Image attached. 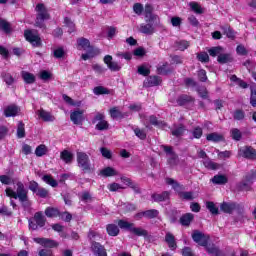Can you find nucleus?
Wrapping results in <instances>:
<instances>
[{
  "mask_svg": "<svg viewBox=\"0 0 256 256\" xmlns=\"http://www.w3.org/2000/svg\"><path fill=\"white\" fill-rule=\"evenodd\" d=\"M24 37L32 47H43V41L41 40V36L39 34H34L31 30L24 31Z\"/></svg>",
  "mask_w": 256,
  "mask_h": 256,
  "instance_id": "6e6552de",
  "label": "nucleus"
},
{
  "mask_svg": "<svg viewBox=\"0 0 256 256\" xmlns=\"http://www.w3.org/2000/svg\"><path fill=\"white\" fill-rule=\"evenodd\" d=\"M16 135L18 139H24V137H26L25 123H23V121L18 122Z\"/></svg>",
  "mask_w": 256,
  "mask_h": 256,
  "instance_id": "e433bc0d",
  "label": "nucleus"
},
{
  "mask_svg": "<svg viewBox=\"0 0 256 256\" xmlns=\"http://www.w3.org/2000/svg\"><path fill=\"white\" fill-rule=\"evenodd\" d=\"M77 45L78 47H81L84 51H87V48L91 45V42L87 38H78L77 39Z\"/></svg>",
  "mask_w": 256,
  "mask_h": 256,
  "instance_id": "ea45409f",
  "label": "nucleus"
},
{
  "mask_svg": "<svg viewBox=\"0 0 256 256\" xmlns=\"http://www.w3.org/2000/svg\"><path fill=\"white\" fill-rule=\"evenodd\" d=\"M190 7L194 13H197L198 15H202L203 13V8H201V5L197 2H191Z\"/></svg>",
  "mask_w": 256,
  "mask_h": 256,
  "instance_id": "052dcab7",
  "label": "nucleus"
},
{
  "mask_svg": "<svg viewBox=\"0 0 256 256\" xmlns=\"http://www.w3.org/2000/svg\"><path fill=\"white\" fill-rule=\"evenodd\" d=\"M203 165L206 169H210L211 171H217V169H219V164L211 161L210 159L205 160Z\"/></svg>",
  "mask_w": 256,
  "mask_h": 256,
  "instance_id": "09e8293b",
  "label": "nucleus"
},
{
  "mask_svg": "<svg viewBox=\"0 0 256 256\" xmlns=\"http://www.w3.org/2000/svg\"><path fill=\"white\" fill-rule=\"evenodd\" d=\"M182 256H195V253H193V249H191V247L189 246H185L184 248H182Z\"/></svg>",
  "mask_w": 256,
  "mask_h": 256,
  "instance_id": "774afa93",
  "label": "nucleus"
},
{
  "mask_svg": "<svg viewBox=\"0 0 256 256\" xmlns=\"http://www.w3.org/2000/svg\"><path fill=\"white\" fill-rule=\"evenodd\" d=\"M35 11L37 12L35 26L39 27V29H45V21L51 19V15L49 14L47 7H45V4L43 3H38Z\"/></svg>",
  "mask_w": 256,
  "mask_h": 256,
  "instance_id": "20e7f679",
  "label": "nucleus"
},
{
  "mask_svg": "<svg viewBox=\"0 0 256 256\" xmlns=\"http://www.w3.org/2000/svg\"><path fill=\"white\" fill-rule=\"evenodd\" d=\"M217 61L221 65H225V63H232L233 57H231V54H221L217 57Z\"/></svg>",
  "mask_w": 256,
  "mask_h": 256,
  "instance_id": "4c0bfd02",
  "label": "nucleus"
},
{
  "mask_svg": "<svg viewBox=\"0 0 256 256\" xmlns=\"http://www.w3.org/2000/svg\"><path fill=\"white\" fill-rule=\"evenodd\" d=\"M185 131H187V127L184 126V124H179L171 131V133L173 137H183L185 135Z\"/></svg>",
  "mask_w": 256,
  "mask_h": 256,
  "instance_id": "7c9ffc66",
  "label": "nucleus"
},
{
  "mask_svg": "<svg viewBox=\"0 0 256 256\" xmlns=\"http://www.w3.org/2000/svg\"><path fill=\"white\" fill-rule=\"evenodd\" d=\"M60 159L66 163V165H70V163H73V153H71L68 150H63L60 153Z\"/></svg>",
  "mask_w": 256,
  "mask_h": 256,
  "instance_id": "c85d7f7f",
  "label": "nucleus"
},
{
  "mask_svg": "<svg viewBox=\"0 0 256 256\" xmlns=\"http://www.w3.org/2000/svg\"><path fill=\"white\" fill-rule=\"evenodd\" d=\"M117 35V27L115 26H109L108 27V32H107V37L109 40L113 39Z\"/></svg>",
  "mask_w": 256,
  "mask_h": 256,
  "instance_id": "338daca9",
  "label": "nucleus"
},
{
  "mask_svg": "<svg viewBox=\"0 0 256 256\" xmlns=\"http://www.w3.org/2000/svg\"><path fill=\"white\" fill-rule=\"evenodd\" d=\"M92 123H97L95 126V129L97 131H107V129H109V122L105 120L104 113L97 112L94 118L92 119Z\"/></svg>",
  "mask_w": 256,
  "mask_h": 256,
  "instance_id": "1a4fd4ad",
  "label": "nucleus"
},
{
  "mask_svg": "<svg viewBox=\"0 0 256 256\" xmlns=\"http://www.w3.org/2000/svg\"><path fill=\"white\" fill-rule=\"evenodd\" d=\"M151 199L154 201V203H163L165 201H169L171 199V192L169 191H163L162 193H153L151 195Z\"/></svg>",
  "mask_w": 256,
  "mask_h": 256,
  "instance_id": "f3484780",
  "label": "nucleus"
},
{
  "mask_svg": "<svg viewBox=\"0 0 256 256\" xmlns=\"http://www.w3.org/2000/svg\"><path fill=\"white\" fill-rule=\"evenodd\" d=\"M34 241L35 243H38V245H42V247H47L48 249L59 247V243L57 241L49 238H35Z\"/></svg>",
  "mask_w": 256,
  "mask_h": 256,
  "instance_id": "dca6fc26",
  "label": "nucleus"
},
{
  "mask_svg": "<svg viewBox=\"0 0 256 256\" xmlns=\"http://www.w3.org/2000/svg\"><path fill=\"white\" fill-rule=\"evenodd\" d=\"M134 134H135L136 137H138V139H140L141 141H145V139H147V132H145L144 129L135 128V129H134Z\"/></svg>",
  "mask_w": 256,
  "mask_h": 256,
  "instance_id": "864d4df0",
  "label": "nucleus"
},
{
  "mask_svg": "<svg viewBox=\"0 0 256 256\" xmlns=\"http://www.w3.org/2000/svg\"><path fill=\"white\" fill-rule=\"evenodd\" d=\"M144 213L146 219H157L159 217V210L157 209L146 210Z\"/></svg>",
  "mask_w": 256,
  "mask_h": 256,
  "instance_id": "de8ad7c7",
  "label": "nucleus"
},
{
  "mask_svg": "<svg viewBox=\"0 0 256 256\" xmlns=\"http://www.w3.org/2000/svg\"><path fill=\"white\" fill-rule=\"evenodd\" d=\"M206 139L208 141H212V143H221L225 141V136L217 132H213V133L207 134Z\"/></svg>",
  "mask_w": 256,
  "mask_h": 256,
  "instance_id": "a878e982",
  "label": "nucleus"
},
{
  "mask_svg": "<svg viewBox=\"0 0 256 256\" xmlns=\"http://www.w3.org/2000/svg\"><path fill=\"white\" fill-rule=\"evenodd\" d=\"M196 58L200 63H209V54L207 52L202 51L196 54Z\"/></svg>",
  "mask_w": 256,
  "mask_h": 256,
  "instance_id": "3c124183",
  "label": "nucleus"
},
{
  "mask_svg": "<svg viewBox=\"0 0 256 256\" xmlns=\"http://www.w3.org/2000/svg\"><path fill=\"white\" fill-rule=\"evenodd\" d=\"M149 123L150 125H153L154 127H166L167 124L165 121H161L157 118L155 115H150L149 116Z\"/></svg>",
  "mask_w": 256,
  "mask_h": 256,
  "instance_id": "c9c22d12",
  "label": "nucleus"
},
{
  "mask_svg": "<svg viewBox=\"0 0 256 256\" xmlns=\"http://www.w3.org/2000/svg\"><path fill=\"white\" fill-rule=\"evenodd\" d=\"M161 83H163V79H161L160 76H157V75L148 76L143 82V87H146V88L159 87Z\"/></svg>",
  "mask_w": 256,
  "mask_h": 256,
  "instance_id": "4468645a",
  "label": "nucleus"
},
{
  "mask_svg": "<svg viewBox=\"0 0 256 256\" xmlns=\"http://www.w3.org/2000/svg\"><path fill=\"white\" fill-rule=\"evenodd\" d=\"M37 197H40L41 199H47L49 195V190L43 187H40L38 191H36Z\"/></svg>",
  "mask_w": 256,
  "mask_h": 256,
  "instance_id": "680f3d73",
  "label": "nucleus"
},
{
  "mask_svg": "<svg viewBox=\"0 0 256 256\" xmlns=\"http://www.w3.org/2000/svg\"><path fill=\"white\" fill-rule=\"evenodd\" d=\"M165 243H167L170 251H175L177 249V241L175 240V235L171 234V232L166 233Z\"/></svg>",
  "mask_w": 256,
  "mask_h": 256,
  "instance_id": "aec40b11",
  "label": "nucleus"
},
{
  "mask_svg": "<svg viewBox=\"0 0 256 256\" xmlns=\"http://www.w3.org/2000/svg\"><path fill=\"white\" fill-rule=\"evenodd\" d=\"M21 77H22L24 83H26V85H33V83H35V81H36L35 74L27 72V71H22Z\"/></svg>",
  "mask_w": 256,
  "mask_h": 256,
  "instance_id": "5701e85b",
  "label": "nucleus"
},
{
  "mask_svg": "<svg viewBox=\"0 0 256 256\" xmlns=\"http://www.w3.org/2000/svg\"><path fill=\"white\" fill-rule=\"evenodd\" d=\"M70 120L74 125H83L85 121V110L77 109L70 113Z\"/></svg>",
  "mask_w": 256,
  "mask_h": 256,
  "instance_id": "9b49d317",
  "label": "nucleus"
},
{
  "mask_svg": "<svg viewBox=\"0 0 256 256\" xmlns=\"http://www.w3.org/2000/svg\"><path fill=\"white\" fill-rule=\"evenodd\" d=\"M256 179V173L255 171L251 170L250 173H247L245 176H244V181H246L247 183H250V185H253V182L255 181Z\"/></svg>",
  "mask_w": 256,
  "mask_h": 256,
  "instance_id": "4d7b16f0",
  "label": "nucleus"
},
{
  "mask_svg": "<svg viewBox=\"0 0 256 256\" xmlns=\"http://www.w3.org/2000/svg\"><path fill=\"white\" fill-rule=\"evenodd\" d=\"M33 220L36 222L38 227H45V223H47V219H45L42 211L36 212L34 214Z\"/></svg>",
  "mask_w": 256,
  "mask_h": 256,
  "instance_id": "bb28decb",
  "label": "nucleus"
},
{
  "mask_svg": "<svg viewBox=\"0 0 256 256\" xmlns=\"http://www.w3.org/2000/svg\"><path fill=\"white\" fill-rule=\"evenodd\" d=\"M100 153L104 159H113V153L107 147H101Z\"/></svg>",
  "mask_w": 256,
  "mask_h": 256,
  "instance_id": "6e6d98bb",
  "label": "nucleus"
},
{
  "mask_svg": "<svg viewBox=\"0 0 256 256\" xmlns=\"http://www.w3.org/2000/svg\"><path fill=\"white\" fill-rule=\"evenodd\" d=\"M106 231L110 237H117L120 232L119 226H117L116 224H108L106 226Z\"/></svg>",
  "mask_w": 256,
  "mask_h": 256,
  "instance_id": "72a5a7b5",
  "label": "nucleus"
},
{
  "mask_svg": "<svg viewBox=\"0 0 256 256\" xmlns=\"http://www.w3.org/2000/svg\"><path fill=\"white\" fill-rule=\"evenodd\" d=\"M214 185H227L229 178L223 174H217L211 179Z\"/></svg>",
  "mask_w": 256,
  "mask_h": 256,
  "instance_id": "b1692460",
  "label": "nucleus"
},
{
  "mask_svg": "<svg viewBox=\"0 0 256 256\" xmlns=\"http://www.w3.org/2000/svg\"><path fill=\"white\" fill-rule=\"evenodd\" d=\"M137 73L143 77H149V75H151V69L147 68L145 65H141L138 67Z\"/></svg>",
  "mask_w": 256,
  "mask_h": 256,
  "instance_id": "5fc2aeb1",
  "label": "nucleus"
},
{
  "mask_svg": "<svg viewBox=\"0 0 256 256\" xmlns=\"http://www.w3.org/2000/svg\"><path fill=\"white\" fill-rule=\"evenodd\" d=\"M16 185V192L13 188H6L5 192L7 197H10L11 199H19L20 203H23L24 207H29L31 205V201H29V191L25 189V184L18 181Z\"/></svg>",
  "mask_w": 256,
  "mask_h": 256,
  "instance_id": "f257e3e1",
  "label": "nucleus"
},
{
  "mask_svg": "<svg viewBox=\"0 0 256 256\" xmlns=\"http://www.w3.org/2000/svg\"><path fill=\"white\" fill-rule=\"evenodd\" d=\"M93 92H94V95H109L111 93V90L108 88H105L104 86H96Z\"/></svg>",
  "mask_w": 256,
  "mask_h": 256,
  "instance_id": "37998d69",
  "label": "nucleus"
},
{
  "mask_svg": "<svg viewBox=\"0 0 256 256\" xmlns=\"http://www.w3.org/2000/svg\"><path fill=\"white\" fill-rule=\"evenodd\" d=\"M42 181H44V183H46L47 185H50V187H58L59 183L57 182V180H55V178H53V176L51 174H45L42 177Z\"/></svg>",
  "mask_w": 256,
  "mask_h": 256,
  "instance_id": "f704fd0d",
  "label": "nucleus"
},
{
  "mask_svg": "<svg viewBox=\"0 0 256 256\" xmlns=\"http://www.w3.org/2000/svg\"><path fill=\"white\" fill-rule=\"evenodd\" d=\"M220 211H222V213H227L228 215H231L233 211L243 213V206L237 204V202H222L220 204Z\"/></svg>",
  "mask_w": 256,
  "mask_h": 256,
  "instance_id": "0eeeda50",
  "label": "nucleus"
},
{
  "mask_svg": "<svg viewBox=\"0 0 256 256\" xmlns=\"http://www.w3.org/2000/svg\"><path fill=\"white\" fill-rule=\"evenodd\" d=\"M208 53L210 57H219V55L223 53V47L221 46L212 47L208 50Z\"/></svg>",
  "mask_w": 256,
  "mask_h": 256,
  "instance_id": "49530a36",
  "label": "nucleus"
},
{
  "mask_svg": "<svg viewBox=\"0 0 256 256\" xmlns=\"http://www.w3.org/2000/svg\"><path fill=\"white\" fill-rule=\"evenodd\" d=\"M64 25L68 27V33H75V22L71 20L69 17L64 18Z\"/></svg>",
  "mask_w": 256,
  "mask_h": 256,
  "instance_id": "8fccbe9b",
  "label": "nucleus"
},
{
  "mask_svg": "<svg viewBox=\"0 0 256 256\" xmlns=\"http://www.w3.org/2000/svg\"><path fill=\"white\" fill-rule=\"evenodd\" d=\"M90 249L95 256H107V249L105 246L97 241H92Z\"/></svg>",
  "mask_w": 256,
  "mask_h": 256,
  "instance_id": "f8f14e48",
  "label": "nucleus"
},
{
  "mask_svg": "<svg viewBox=\"0 0 256 256\" xmlns=\"http://www.w3.org/2000/svg\"><path fill=\"white\" fill-rule=\"evenodd\" d=\"M230 133H231V137L234 141H241V139L243 137L241 130H239L238 128H233Z\"/></svg>",
  "mask_w": 256,
  "mask_h": 256,
  "instance_id": "603ef678",
  "label": "nucleus"
},
{
  "mask_svg": "<svg viewBox=\"0 0 256 256\" xmlns=\"http://www.w3.org/2000/svg\"><path fill=\"white\" fill-rule=\"evenodd\" d=\"M206 208L212 215H219V208L215 205V202L208 201L206 202Z\"/></svg>",
  "mask_w": 256,
  "mask_h": 256,
  "instance_id": "a18cd8bd",
  "label": "nucleus"
},
{
  "mask_svg": "<svg viewBox=\"0 0 256 256\" xmlns=\"http://www.w3.org/2000/svg\"><path fill=\"white\" fill-rule=\"evenodd\" d=\"M166 184L171 185L172 189L178 193V196L183 201H193L195 197L193 196L194 193L192 191L185 192V186L179 182H177L173 178H166Z\"/></svg>",
  "mask_w": 256,
  "mask_h": 256,
  "instance_id": "f03ea898",
  "label": "nucleus"
},
{
  "mask_svg": "<svg viewBox=\"0 0 256 256\" xmlns=\"http://www.w3.org/2000/svg\"><path fill=\"white\" fill-rule=\"evenodd\" d=\"M230 81L232 83H237V85L239 87H241V89H248L249 88V84L247 82H245L243 79L237 77V75H235V74L230 77Z\"/></svg>",
  "mask_w": 256,
  "mask_h": 256,
  "instance_id": "473e14b6",
  "label": "nucleus"
},
{
  "mask_svg": "<svg viewBox=\"0 0 256 256\" xmlns=\"http://www.w3.org/2000/svg\"><path fill=\"white\" fill-rule=\"evenodd\" d=\"M140 33H143L144 35H153V33H155V28L153 27V24H142L140 25Z\"/></svg>",
  "mask_w": 256,
  "mask_h": 256,
  "instance_id": "2f4dec72",
  "label": "nucleus"
},
{
  "mask_svg": "<svg viewBox=\"0 0 256 256\" xmlns=\"http://www.w3.org/2000/svg\"><path fill=\"white\" fill-rule=\"evenodd\" d=\"M47 146L45 144H40L35 149V155L36 157H43V155H47Z\"/></svg>",
  "mask_w": 256,
  "mask_h": 256,
  "instance_id": "79ce46f5",
  "label": "nucleus"
},
{
  "mask_svg": "<svg viewBox=\"0 0 256 256\" xmlns=\"http://www.w3.org/2000/svg\"><path fill=\"white\" fill-rule=\"evenodd\" d=\"M239 191H251V183L246 182V180H243L238 185Z\"/></svg>",
  "mask_w": 256,
  "mask_h": 256,
  "instance_id": "e2e57ef3",
  "label": "nucleus"
},
{
  "mask_svg": "<svg viewBox=\"0 0 256 256\" xmlns=\"http://www.w3.org/2000/svg\"><path fill=\"white\" fill-rule=\"evenodd\" d=\"M19 111H20L19 106L12 104L7 106L4 109L3 114L5 117H17V115L19 114Z\"/></svg>",
  "mask_w": 256,
  "mask_h": 256,
  "instance_id": "a211bd4d",
  "label": "nucleus"
},
{
  "mask_svg": "<svg viewBox=\"0 0 256 256\" xmlns=\"http://www.w3.org/2000/svg\"><path fill=\"white\" fill-rule=\"evenodd\" d=\"M207 253L213 256H223V251L215 244L204 246Z\"/></svg>",
  "mask_w": 256,
  "mask_h": 256,
  "instance_id": "4be33fe9",
  "label": "nucleus"
},
{
  "mask_svg": "<svg viewBox=\"0 0 256 256\" xmlns=\"http://www.w3.org/2000/svg\"><path fill=\"white\" fill-rule=\"evenodd\" d=\"M45 215L50 219L59 217L62 221H65V223H71V220L73 219V215L70 212H61L55 207H47L45 209Z\"/></svg>",
  "mask_w": 256,
  "mask_h": 256,
  "instance_id": "423d86ee",
  "label": "nucleus"
},
{
  "mask_svg": "<svg viewBox=\"0 0 256 256\" xmlns=\"http://www.w3.org/2000/svg\"><path fill=\"white\" fill-rule=\"evenodd\" d=\"M192 239L194 243H197L200 247H207V245H209V236L199 230L193 231Z\"/></svg>",
  "mask_w": 256,
  "mask_h": 256,
  "instance_id": "9d476101",
  "label": "nucleus"
},
{
  "mask_svg": "<svg viewBox=\"0 0 256 256\" xmlns=\"http://www.w3.org/2000/svg\"><path fill=\"white\" fill-rule=\"evenodd\" d=\"M193 219H195V215H193L192 213L183 214L180 217V224L183 227H189V225H191V222L193 221Z\"/></svg>",
  "mask_w": 256,
  "mask_h": 256,
  "instance_id": "393cba45",
  "label": "nucleus"
},
{
  "mask_svg": "<svg viewBox=\"0 0 256 256\" xmlns=\"http://www.w3.org/2000/svg\"><path fill=\"white\" fill-rule=\"evenodd\" d=\"M100 175L102 177H115L117 176V170L111 166H108L100 171Z\"/></svg>",
  "mask_w": 256,
  "mask_h": 256,
  "instance_id": "c756f323",
  "label": "nucleus"
},
{
  "mask_svg": "<svg viewBox=\"0 0 256 256\" xmlns=\"http://www.w3.org/2000/svg\"><path fill=\"white\" fill-rule=\"evenodd\" d=\"M176 101L180 107H184V105H188V103H195V98L191 95L182 94L178 96Z\"/></svg>",
  "mask_w": 256,
  "mask_h": 256,
  "instance_id": "6ab92c4d",
  "label": "nucleus"
},
{
  "mask_svg": "<svg viewBox=\"0 0 256 256\" xmlns=\"http://www.w3.org/2000/svg\"><path fill=\"white\" fill-rule=\"evenodd\" d=\"M38 116L46 123H53V121H55V116H53L51 112H47L44 109L38 110Z\"/></svg>",
  "mask_w": 256,
  "mask_h": 256,
  "instance_id": "412c9836",
  "label": "nucleus"
},
{
  "mask_svg": "<svg viewBox=\"0 0 256 256\" xmlns=\"http://www.w3.org/2000/svg\"><path fill=\"white\" fill-rule=\"evenodd\" d=\"M156 71L158 75H169L170 73H173V69L169 67L168 62L158 66Z\"/></svg>",
  "mask_w": 256,
  "mask_h": 256,
  "instance_id": "cd10ccee",
  "label": "nucleus"
},
{
  "mask_svg": "<svg viewBox=\"0 0 256 256\" xmlns=\"http://www.w3.org/2000/svg\"><path fill=\"white\" fill-rule=\"evenodd\" d=\"M76 161L79 169H81L83 173H93V168L91 167V159L87 153L77 151Z\"/></svg>",
  "mask_w": 256,
  "mask_h": 256,
  "instance_id": "39448f33",
  "label": "nucleus"
},
{
  "mask_svg": "<svg viewBox=\"0 0 256 256\" xmlns=\"http://www.w3.org/2000/svg\"><path fill=\"white\" fill-rule=\"evenodd\" d=\"M55 59H63L65 57V49L63 47H59L54 50Z\"/></svg>",
  "mask_w": 256,
  "mask_h": 256,
  "instance_id": "69168bd1",
  "label": "nucleus"
},
{
  "mask_svg": "<svg viewBox=\"0 0 256 256\" xmlns=\"http://www.w3.org/2000/svg\"><path fill=\"white\" fill-rule=\"evenodd\" d=\"M239 155H241V157L244 159L253 161L256 159V150L253 148V146H244L239 150Z\"/></svg>",
  "mask_w": 256,
  "mask_h": 256,
  "instance_id": "ddd939ff",
  "label": "nucleus"
},
{
  "mask_svg": "<svg viewBox=\"0 0 256 256\" xmlns=\"http://www.w3.org/2000/svg\"><path fill=\"white\" fill-rule=\"evenodd\" d=\"M198 79L200 83H207V71L205 69H200L198 71Z\"/></svg>",
  "mask_w": 256,
  "mask_h": 256,
  "instance_id": "0e129e2a",
  "label": "nucleus"
},
{
  "mask_svg": "<svg viewBox=\"0 0 256 256\" xmlns=\"http://www.w3.org/2000/svg\"><path fill=\"white\" fill-rule=\"evenodd\" d=\"M234 121H243L245 119V111L243 109H236L233 112Z\"/></svg>",
  "mask_w": 256,
  "mask_h": 256,
  "instance_id": "a19ab883",
  "label": "nucleus"
},
{
  "mask_svg": "<svg viewBox=\"0 0 256 256\" xmlns=\"http://www.w3.org/2000/svg\"><path fill=\"white\" fill-rule=\"evenodd\" d=\"M192 135L194 139H201L203 137V128L197 126L192 130Z\"/></svg>",
  "mask_w": 256,
  "mask_h": 256,
  "instance_id": "bf43d9fd",
  "label": "nucleus"
},
{
  "mask_svg": "<svg viewBox=\"0 0 256 256\" xmlns=\"http://www.w3.org/2000/svg\"><path fill=\"white\" fill-rule=\"evenodd\" d=\"M110 117H112V119H123L125 115H123V112L117 109V107H113L110 109Z\"/></svg>",
  "mask_w": 256,
  "mask_h": 256,
  "instance_id": "c03bdc74",
  "label": "nucleus"
},
{
  "mask_svg": "<svg viewBox=\"0 0 256 256\" xmlns=\"http://www.w3.org/2000/svg\"><path fill=\"white\" fill-rule=\"evenodd\" d=\"M0 183H2V185H11L15 183V180H13L11 176L0 175Z\"/></svg>",
  "mask_w": 256,
  "mask_h": 256,
  "instance_id": "13d9d810",
  "label": "nucleus"
},
{
  "mask_svg": "<svg viewBox=\"0 0 256 256\" xmlns=\"http://www.w3.org/2000/svg\"><path fill=\"white\" fill-rule=\"evenodd\" d=\"M0 29L4 31V33L9 34L11 33V23H9L7 20L0 18Z\"/></svg>",
  "mask_w": 256,
  "mask_h": 256,
  "instance_id": "58836bf2",
  "label": "nucleus"
},
{
  "mask_svg": "<svg viewBox=\"0 0 256 256\" xmlns=\"http://www.w3.org/2000/svg\"><path fill=\"white\" fill-rule=\"evenodd\" d=\"M103 61L110 71L118 72L121 70V65H119L118 62L113 61V56L106 55L104 56Z\"/></svg>",
  "mask_w": 256,
  "mask_h": 256,
  "instance_id": "2eb2a0df",
  "label": "nucleus"
},
{
  "mask_svg": "<svg viewBox=\"0 0 256 256\" xmlns=\"http://www.w3.org/2000/svg\"><path fill=\"white\" fill-rule=\"evenodd\" d=\"M118 227L129 231L136 237H149V232L141 227H135V223L126 221L124 219L118 220Z\"/></svg>",
  "mask_w": 256,
  "mask_h": 256,
  "instance_id": "7ed1b4c3",
  "label": "nucleus"
}]
</instances>
